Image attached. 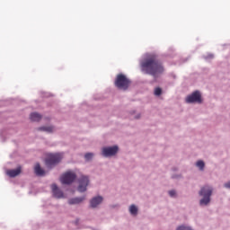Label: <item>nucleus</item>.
I'll return each mask as SVG.
<instances>
[{
	"label": "nucleus",
	"mask_w": 230,
	"mask_h": 230,
	"mask_svg": "<svg viewBox=\"0 0 230 230\" xmlns=\"http://www.w3.org/2000/svg\"><path fill=\"white\" fill-rule=\"evenodd\" d=\"M141 70L146 75H151L154 78H157L159 75L164 73V66L155 55H149L140 63Z\"/></svg>",
	"instance_id": "obj_1"
},
{
	"label": "nucleus",
	"mask_w": 230,
	"mask_h": 230,
	"mask_svg": "<svg viewBox=\"0 0 230 230\" xmlns=\"http://www.w3.org/2000/svg\"><path fill=\"white\" fill-rule=\"evenodd\" d=\"M213 193V189L209 186H205L201 188L199 191L200 197L203 199H200L199 204L200 206H208L209 202H211V195Z\"/></svg>",
	"instance_id": "obj_2"
},
{
	"label": "nucleus",
	"mask_w": 230,
	"mask_h": 230,
	"mask_svg": "<svg viewBox=\"0 0 230 230\" xmlns=\"http://www.w3.org/2000/svg\"><path fill=\"white\" fill-rule=\"evenodd\" d=\"M115 85L118 87V89H122V91H127L128 87L130 86V81L127 76L123 74H119L117 75V78L115 80Z\"/></svg>",
	"instance_id": "obj_3"
},
{
	"label": "nucleus",
	"mask_w": 230,
	"mask_h": 230,
	"mask_svg": "<svg viewBox=\"0 0 230 230\" xmlns=\"http://www.w3.org/2000/svg\"><path fill=\"white\" fill-rule=\"evenodd\" d=\"M62 161V155L61 154H51L49 155L47 159L45 160V164L47 168H53L56 164H58Z\"/></svg>",
	"instance_id": "obj_4"
},
{
	"label": "nucleus",
	"mask_w": 230,
	"mask_h": 230,
	"mask_svg": "<svg viewBox=\"0 0 230 230\" xmlns=\"http://www.w3.org/2000/svg\"><path fill=\"white\" fill-rule=\"evenodd\" d=\"M75 179L76 174L75 172H66L61 176L60 181L62 184H72V182H75Z\"/></svg>",
	"instance_id": "obj_5"
},
{
	"label": "nucleus",
	"mask_w": 230,
	"mask_h": 230,
	"mask_svg": "<svg viewBox=\"0 0 230 230\" xmlns=\"http://www.w3.org/2000/svg\"><path fill=\"white\" fill-rule=\"evenodd\" d=\"M187 103H202V95L200 92L196 91L186 98Z\"/></svg>",
	"instance_id": "obj_6"
},
{
	"label": "nucleus",
	"mask_w": 230,
	"mask_h": 230,
	"mask_svg": "<svg viewBox=\"0 0 230 230\" xmlns=\"http://www.w3.org/2000/svg\"><path fill=\"white\" fill-rule=\"evenodd\" d=\"M79 185H78V191L80 193H84V191H87V186H89V177L87 176H81V178L78 180Z\"/></svg>",
	"instance_id": "obj_7"
},
{
	"label": "nucleus",
	"mask_w": 230,
	"mask_h": 230,
	"mask_svg": "<svg viewBox=\"0 0 230 230\" xmlns=\"http://www.w3.org/2000/svg\"><path fill=\"white\" fill-rule=\"evenodd\" d=\"M118 146L103 147L102 148V155L104 157H112V155H116L118 154Z\"/></svg>",
	"instance_id": "obj_8"
},
{
	"label": "nucleus",
	"mask_w": 230,
	"mask_h": 230,
	"mask_svg": "<svg viewBox=\"0 0 230 230\" xmlns=\"http://www.w3.org/2000/svg\"><path fill=\"white\" fill-rule=\"evenodd\" d=\"M51 188H52L53 195L54 197H56V199H64V192H62V190L58 189L57 184H52Z\"/></svg>",
	"instance_id": "obj_9"
},
{
	"label": "nucleus",
	"mask_w": 230,
	"mask_h": 230,
	"mask_svg": "<svg viewBox=\"0 0 230 230\" xmlns=\"http://www.w3.org/2000/svg\"><path fill=\"white\" fill-rule=\"evenodd\" d=\"M34 172L38 177H44V175H46V171L40 167V164H36L34 166Z\"/></svg>",
	"instance_id": "obj_10"
},
{
	"label": "nucleus",
	"mask_w": 230,
	"mask_h": 230,
	"mask_svg": "<svg viewBox=\"0 0 230 230\" xmlns=\"http://www.w3.org/2000/svg\"><path fill=\"white\" fill-rule=\"evenodd\" d=\"M102 202H103V198L98 196L92 199V200L90 201V206L91 208H96L97 206H99V204H102Z\"/></svg>",
	"instance_id": "obj_11"
},
{
	"label": "nucleus",
	"mask_w": 230,
	"mask_h": 230,
	"mask_svg": "<svg viewBox=\"0 0 230 230\" xmlns=\"http://www.w3.org/2000/svg\"><path fill=\"white\" fill-rule=\"evenodd\" d=\"M6 173L11 178L17 177V175L21 174V166H19L17 169L8 170Z\"/></svg>",
	"instance_id": "obj_12"
},
{
	"label": "nucleus",
	"mask_w": 230,
	"mask_h": 230,
	"mask_svg": "<svg viewBox=\"0 0 230 230\" xmlns=\"http://www.w3.org/2000/svg\"><path fill=\"white\" fill-rule=\"evenodd\" d=\"M38 130H41L42 132H48L51 134V132H55V128L53 126L40 127Z\"/></svg>",
	"instance_id": "obj_13"
},
{
	"label": "nucleus",
	"mask_w": 230,
	"mask_h": 230,
	"mask_svg": "<svg viewBox=\"0 0 230 230\" xmlns=\"http://www.w3.org/2000/svg\"><path fill=\"white\" fill-rule=\"evenodd\" d=\"M85 200V197L83 198H74L68 200V204L73 205V204H80V202H84Z\"/></svg>",
	"instance_id": "obj_14"
},
{
	"label": "nucleus",
	"mask_w": 230,
	"mask_h": 230,
	"mask_svg": "<svg viewBox=\"0 0 230 230\" xmlns=\"http://www.w3.org/2000/svg\"><path fill=\"white\" fill-rule=\"evenodd\" d=\"M31 121H40L42 119V115L33 112L30 116Z\"/></svg>",
	"instance_id": "obj_15"
},
{
	"label": "nucleus",
	"mask_w": 230,
	"mask_h": 230,
	"mask_svg": "<svg viewBox=\"0 0 230 230\" xmlns=\"http://www.w3.org/2000/svg\"><path fill=\"white\" fill-rule=\"evenodd\" d=\"M129 213L131 215H137V207H136V205H131L129 207Z\"/></svg>",
	"instance_id": "obj_16"
},
{
	"label": "nucleus",
	"mask_w": 230,
	"mask_h": 230,
	"mask_svg": "<svg viewBox=\"0 0 230 230\" xmlns=\"http://www.w3.org/2000/svg\"><path fill=\"white\" fill-rule=\"evenodd\" d=\"M196 166H198L199 170H204V166H205L204 161L202 160L198 161L196 164Z\"/></svg>",
	"instance_id": "obj_17"
},
{
	"label": "nucleus",
	"mask_w": 230,
	"mask_h": 230,
	"mask_svg": "<svg viewBox=\"0 0 230 230\" xmlns=\"http://www.w3.org/2000/svg\"><path fill=\"white\" fill-rule=\"evenodd\" d=\"M94 157V155L93 153H87L84 155V158L86 161H91Z\"/></svg>",
	"instance_id": "obj_18"
},
{
	"label": "nucleus",
	"mask_w": 230,
	"mask_h": 230,
	"mask_svg": "<svg viewBox=\"0 0 230 230\" xmlns=\"http://www.w3.org/2000/svg\"><path fill=\"white\" fill-rule=\"evenodd\" d=\"M163 93V90L159 87L155 89V96H161V94Z\"/></svg>",
	"instance_id": "obj_19"
},
{
	"label": "nucleus",
	"mask_w": 230,
	"mask_h": 230,
	"mask_svg": "<svg viewBox=\"0 0 230 230\" xmlns=\"http://www.w3.org/2000/svg\"><path fill=\"white\" fill-rule=\"evenodd\" d=\"M169 195L170 197H175V190H170Z\"/></svg>",
	"instance_id": "obj_20"
},
{
	"label": "nucleus",
	"mask_w": 230,
	"mask_h": 230,
	"mask_svg": "<svg viewBox=\"0 0 230 230\" xmlns=\"http://www.w3.org/2000/svg\"><path fill=\"white\" fill-rule=\"evenodd\" d=\"M225 188H230V181L225 184Z\"/></svg>",
	"instance_id": "obj_21"
}]
</instances>
